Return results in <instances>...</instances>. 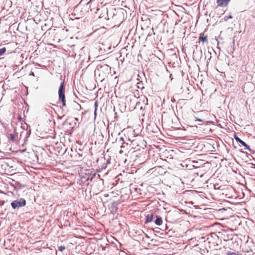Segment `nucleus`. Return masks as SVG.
Segmentation results:
<instances>
[{
  "label": "nucleus",
  "mask_w": 255,
  "mask_h": 255,
  "mask_svg": "<svg viewBox=\"0 0 255 255\" xmlns=\"http://www.w3.org/2000/svg\"><path fill=\"white\" fill-rule=\"evenodd\" d=\"M59 99L62 101V106H66L65 97V88L64 82H62L58 90Z\"/></svg>",
  "instance_id": "nucleus-1"
},
{
  "label": "nucleus",
  "mask_w": 255,
  "mask_h": 255,
  "mask_svg": "<svg viewBox=\"0 0 255 255\" xmlns=\"http://www.w3.org/2000/svg\"><path fill=\"white\" fill-rule=\"evenodd\" d=\"M25 205L26 201L23 198H21L19 200H14L11 203V205L13 209L23 207Z\"/></svg>",
  "instance_id": "nucleus-2"
},
{
  "label": "nucleus",
  "mask_w": 255,
  "mask_h": 255,
  "mask_svg": "<svg viewBox=\"0 0 255 255\" xmlns=\"http://www.w3.org/2000/svg\"><path fill=\"white\" fill-rule=\"evenodd\" d=\"M234 138L236 139V140L239 142L240 144H241L243 146L245 147V149H248L249 151H251V150L250 148V147L248 145H247L244 141L241 140L237 135H234Z\"/></svg>",
  "instance_id": "nucleus-3"
},
{
  "label": "nucleus",
  "mask_w": 255,
  "mask_h": 255,
  "mask_svg": "<svg viewBox=\"0 0 255 255\" xmlns=\"http://www.w3.org/2000/svg\"><path fill=\"white\" fill-rule=\"evenodd\" d=\"M230 0H217L218 5L221 7L227 6Z\"/></svg>",
  "instance_id": "nucleus-4"
},
{
  "label": "nucleus",
  "mask_w": 255,
  "mask_h": 255,
  "mask_svg": "<svg viewBox=\"0 0 255 255\" xmlns=\"http://www.w3.org/2000/svg\"><path fill=\"white\" fill-rule=\"evenodd\" d=\"M198 40L199 42H207L208 41V36L204 33H201L199 35Z\"/></svg>",
  "instance_id": "nucleus-5"
},
{
  "label": "nucleus",
  "mask_w": 255,
  "mask_h": 255,
  "mask_svg": "<svg viewBox=\"0 0 255 255\" xmlns=\"http://www.w3.org/2000/svg\"><path fill=\"white\" fill-rule=\"evenodd\" d=\"M226 234V232H224L222 233V238L225 241H229L230 239H231V236H230L229 235H227Z\"/></svg>",
  "instance_id": "nucleus-6"
},
{
  "label": "nucleus",
  "mask_w": 255,
  "mask_h": 255,
  "mask_svg": "<svg viewBox=\"0 0 255 255\" xmlns=\"http://www.w3.org/2000/svg\"><path fill=\"white\" fill-rule=\"evenodd\" d=\"M156 219L155 221V223L158 226H160L162 224V220L161 217L156 216Z\"/></svg>",
  "instance_id": "nucleus-7"
},
{
  "label": "nucleus",
  "mask_w": 255,
  "mask_h": 255,
  "mask_svg": "<svg viewBox=\"0 0 255 255\" xmlns=\"http://www.w3.org/2000/svg\"><path fill=\"white\" fill-rule=\"evenodd\" d=\"M8 137L11 140V141L13 142L16 141L15 135L12 133H10L8 135Z\"/></svg>",
  "instance_id": "nucleus-8"
},
{
  "label": "nucleus",
  "mask_w": 255,
  "mask_h": 255,
  "mask_svg": "<svg viewBox=\"0 0 255 255\" xmlns=\"http://www.w3.org/2000/svg\"><path fill=\"white\" fill-rule=\"evenodd\" d=\"M153 216L152 215H148L146 216V221L147 222H151L153 219Z\"/></svg>",
  "instance_id": "nucleus-9"
},
{
  "label": "nucleus",
  "mask_w": 255,
  "mask_h": 255,
  "mask_svg": "<svg viewBox=\"0 0 255 255\" xmlns=\"http://www.w3.org/2000/svg\"><path fill=\"white\" fill-rule=\"evenodd\" d=\"M6 52V48L5 47L0 49V56H2Z\"/></svg>",
  "instance_id": "nucleus-10"
},
{
  "label": "nucleus",
  "mask_w": 255,
  "mask_h": 255,
  "mask_svg": "<svg viewBox=\"0 0 255 255\" xmlns=\"http://www.w3.org/2000/svg\"><path fill=\"white\" fill-rule=\"evenodd\" d=\"M58 249L60 251L63 252L65 249V247L63 246H60L59 247Z\"/></svg>",
  "instance_id": "nucleus-11"
},
{
  "label": "nucleus",
  "mask_w": 255,
  "mask_h": 255,
  "mask_svg": "<svg viewBox=\"0 0 255 255\" xmlns=\"http://www.w3.org/2000/svg\"><path fill=\"white\" fill-rule=\"evenodd\" d=\"M227 255H237V254L233 252H229L227 253Z\"/></svg>",
  "instance_id": "nucleus-12"
},
{
  "label": "nucleus",
  "mask_w": 255,
  "mask_h": 255,
  "mask_svg": "<svg viewBox=\"0 0 255 255\" xmlns=\"http://www.w3.org/2000/svg\"><path fill=\"white\" fill-rule=\"evenodd\" d=\"M232 18H233L232 16L231 15H230L229 16H228L227 17H225V20L226 21V20H228L229 19H231Z\"/></svg>",
  "instance_id": "nucleus-13"
},
{
  "label": "nucleus",
  "mask_w": 255,
  "mask_h": 255,
  "mask_svg": "<svg viewBox=\"0 0 255 255\" xmlns=\"http://www.w3.org/2000/svg\"><path fill=\"white\" fill-rule=\"evenodd\" d=\"M30 76H35L34 73L33 72H31V73L29 74Z\"/></svg>",
  "instance_id": "nucleus-14"
},
{
  "label": "nucleus",
  "mask_w": 255,
  "mask_h": 255,
  "mask_svg": "<svg viewBox=\"0 0 255 255\" xmlns=\"http://www.w3.org/2000/svg\"><path fill=\"white\" fill-rule=\"evenodd\" d=\"M120 139L122 140H124V138L123 137H120Z\"/></svg>",
  "instance_id": "nucleus-15"
},
{
  "label": "nucleus",
  "mask_w": 255,
  "mask_h": 255,
  "mask_svg": "<svg viewBox=\"0 0 255 255\" xmlns=\"http://www.w3.org/2000/svg\"><path fill=\"white\" fill-rule=\"evenodd\" d=\"M255 152V151H253V153Z\"/></svg>",
  "instance_id": "nucleus-16"
}]
</instances>
